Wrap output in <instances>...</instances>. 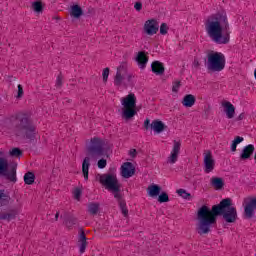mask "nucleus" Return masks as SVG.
<instances>
[{"label": "nucleus", "instance_id": "nucleus-1", "mask_svg": "<svg viewBox=\"0 0 256 256\" xmlns=\"http://www.w3.org/2000/svg\"><path fill=\"white\" fill-rule=\"evenodd\" d=\"M231 205V198H225L218 205L212 206V209L206 205L200 207L197 212L198 223L196 225L198 235L211 233L213 225H217L219 215H222L226 223H235L237 221V208Z\"/></svg>", "mask_w": 256, "mask_h": 256}, {"label": "nucleus", "instance_id": "nucleus-2", "mask_svg": "<svg viewBox=\"0 0 256 256\" xmlns=\"http://www.w3.org/2000/svg\"><path fill=\"white\" fill-rule=\"evenodd\" d=\"M205 29L208 37L218 45H227L231 40V27L225 12L210 15L205 21Z\"/></svg>", "mask_w": 256, "mask_h": 256}, {"label": "nucleus", "instance_id": "nucleus-3", "mask_svg": "<svg viewBox=\"0 0 256 256\" xmlns=\"http://www.w3.org/2000/svg\"><path fill=\"white\" fill-rule=\"evenodd\" d=\"M8 129H10L16 137H22V139H29L33 141L37 130L31 118L25 113H18L12 116L9 120Z\"/></svg>", "mask_w": 256, "mask_h": 256}, {"label": "nucleus", "instance_id": "nucleus-4", "mask_svg": "<svg viewBox=\"0 0 256 256\" xmlns=\"http://www.w3.org/2000/svg\"><path fill=\"white\" fill-rule=\"evenodd\" d=\"M103 140L94 137L90 140V146L87 148V156L84 158L82 163V173L85 181L89 180V167H91V159H99L105 155L103 149Z\"/></svg>", "mask_w": 256, "mask_h": 256}, {"label": "nucleus", "instance_id": "nucleus-5", "mask_svg": "<svg viewBox=\"0 0 256 256\" xmlns=\"http://www.w3.org/2000/svg\"><path fill=\"white\" fill-rule=\"evenodd\" d=\"M225 55L221 52L210 51L207 54L206 69L210 73H219L225 69Z\"/></svg>", "mask_w": 256, "mask_h": 256}, {"label": "nucleus", "instance_id": "nucleus-6", "mask_svg": "<svg viewBox=\"0 0 256 256\" xmlns=\"http://www.w3.org/2000/svg\"><path fill=\"white\" fill-rule=\"evenodd\" d=\"M97 179L101 185H103L108 191H111L115 195H121V184L117 179V174L115 173H106L98 174Z\"/></svg>", "mask_w": 256, "mask_h": 256}, {"label": "nucleus", "instance_id": "nucleus-7", "mask_svg": "<svg viewBox=\"0 0 256 256\" xmlns=\"http://www.w3.org/2000/svg\"><path fill=\"white\" fill-rule=\"evenodd\" d=\"M121 105H122V119L129 121V119H133L134 116L137 115V97L130 93L127 96L121 98Z\"/></svg>", "mask_w": 256, "mask_h": 256}, {"label": "nucleus", "instance_id": "nucleus-8", "mask_svg": "<svg viewBox=\"0 0 256 256\" xmlns=\"http://www.w3.org/2000/svg\"><path fill=\"white\" fill-rule=\"evenodd\" d=\"M244 217L253 219L256 210V197H248L244 199Z\"/></svg>", "mask_w": 256, "mask_h": 256}, {"label": "nucleus", "instance_id": "nucleus-9", "mask_svg": "<svg viewBox=\"0 0 256 256\" xmlns=\"http://www.w3.org/2000/svg\"><path fill=\"white\" fill-rule=\"evenodd\" d=\"M179 153H181V141L174 140L172 151L167 158V163L175 165V162L179 159Z\"/></svg>", "mask_w": 256, "mask_h": 256}, {"label": "nucleus", "instance_id": "nucleus-10", "mask_svg": "<svg viewBox=\"0 0 256 256\" xmlns=\"http://www.w3.org/2000/svg\"><path fill=\"white\" fill-rule=\"evenodd\" d=\"M215 169V159L210 150L204 151V172L211 173Z\"/></svg>", "mask_w": 256, "mask_h": 256}, {"label": "nucleus", "instance_id": "nucleus-11", "mask_svg": "<svg viewBox=\"0 0 256 256\" xmlns=\"http://www.w3.org/2000/svg\"><path fill=\"white\" fill-rule=\"evenodd\" d=\"M159 31V22H157V20L155 19H151V20H147L144 23V33H146V35H157V32Z\"/></svg>", "mask_w": 256, "mask_h": 256}, {"label": "nucleus", "instance_id": "nucleus-12", "mask_svg": "<svg viewBox=\"0 0 256 256\" xmlns=\"http://www.w3.org/2000/svg\"><path fill=\"white\" fill-rule=\"evenodd\" d=\"M133 175H135V166H133L131 162H125L121 166V176L124 177V179H129L133 177Z\"/></svg>", "mask_w": 256, "mask_h": 256}, {"label": "nucleus", "instance_id": "nucleus-13", "mask_svg": "<svg viewBox=\"0 0 256 256\" xmlns=\"http://www.w3.org/2000/svg\"><path fill=\"white\" fill-rule=\"evenodd\" d=\"M136 62L140 69H145V67H147V63L149 62V56H147L145 51H140L136 56Z\"/></svg>", "mask_w": 256, "mask_h": 256}, {"label": "nucleus", "instance_id": "nucleus-14", "mask_svg": "<svg viewBox=\"0 0 256 256\" xmlns=\"http://www.w3.org/2000/svg\"><path fill=\"white\" fill-rule=\"evenodd\" d=\"M222 107L224 108V112L226 113L227 119H233V117H235V106L231 104V102L223 101Z\"/></svg>", "mask_w": 256, "mask_h": 256}, {"label": "nucleus", "instance_id": "nucleus-15", "mask_svg": "<svg viewBox=\"0 0 256 256\" xmlns=\"http://www.w3.org/2000/svg\"><path fill=\"white\" fill-rule=\"evenodd\" d=\"M253 153H255V146L253 144L247 145L243 148V150L240 154V159L242 161L250 159L251 155H253Z\"/></svg>", "mask_w": 256, "mask_h": 256}, {"label": "nucleus", "instance_id": "nucleus-16", "mask_svg": "<svg viewBox=\"0 0 256 256\" xmlns=\"http://www.w3.org/2000/svg\"><path fill=\"white\" fill-rule=\"evenodd\" d=\"M115 199H117L119 207L121 209L122 215L124 217H129V210L127 209V203L123 199V196L121 194H115Z\"/></svg>", "mask_w": 256, "mask_h": 256}, {"label": "nucleus", "instance_id": "nucleus-17", "mask_svg": "<svg viewBox=\"0 0 256 256\" xmlns=\"http://www.w3.org/2000/svg\"><path fill=\"white\" fill-rule=\"evenodd\" d=\"M11 203V196L5 189L0 188V207H5Z\"/></svg>", "mask_w": 256, "mask_h": 256}, {"label": "nucleus", "instance_id": "nucleus-18", "mask_svg": "<svg viewBox=\"0 0 256 256\" xmlns=\"http://www.w3.org/2000/svg\"><path fill=\"white\" fill-rule=\"evenodd\" d=\"M78 247L81 254L85 253V249H87V236L84 231L80 232L78 238Z\"/></svg>", "mask_w": 256, "mask_h": 256}, {"label": "nucleus", "instance_id": "nucleus-19", "mask_svg": "<svg viewBox=\"0 0 256 256\" xmlns=\"http://www.w3.org/2000/svg\"><path fill=\"white\" fill-rule=\"evenodd\" d=\"M9 169V160L5 158V152L0 151V175Z\"/></svg>", "mask_w": 256, "mask_h": 256}, {"label": "nucleus", "instance_id": "nucleus-20", "mask_svg": "<svg viewBox=\"0 0 256 256\" xmlns=\"http://www.w3.org/2000/svg\"><path fill=\"white\" fill-rule=\"evenodd\" d=\"M150 129L155 133H163L165 131V124L161 120H154L150 125Z\"/></svg>", "mask_w": 256, "mask_h": 256}, {"label": "nucleus", "instance_id": "nucleus-21", "mask_svg": "<svg viewBox=\"0 0 256 256\" xmlns=\"http://www.w3.org/2000/svg\"><path fill=\"white\" fill-rule=\"evenodd\" d=\"M153 73L155 75H163L165 73V67L163 66V63L159 61H154L151 65Z\"/></svg>", "mask_w": 256, "mask_h": 256}, {"label": "nucleus", "instance_id": "nucleus-22", "mask_svg": "<svg viewBox=\"0 0 256 256\" xmlns=\"http://www.w3.org/2000/svg\"><path fill=\"white\" fill-rule=\"evenodd\" d=\"M211 185L216 189V191H221V189L225 187V182L223 181V178L213 177L211 178Z\"/></svg>", "mask_w": 256, "mask_h": 256}, {"label": "nucleus", "instance_id": "nucleus-23", "mask_svg": "<svg viewBox=\"0 0 256 256\" xmlns=\"http://www.w3.org/2000/svg\"><path fill=\"white\" fill-rule=\"evenodd\" d=\"M1 175H4L8 181H12L15 183L17 181V169L15 167L11 168V170L6 171L2 173Z\"/></svg>", "mask_w": 256, "mask_h": 256}, {"label": "nucleus", "instance_id": "nucleus-24", "mask_svg": "<svg viewBox=\"0 0 256 256\" xmlns=\"http://www.w3.org/2000/svg\"><path fill=\"white\" fill-rule=\"evenodd\" d=\"M127 67V62H122L120 66L117 68V73H120L121 75H126L128 81H131L133 75L127 72Z\"/></svg>", "mask_w": 256, "mask_h": 256}, {"label": "nucleus", "instance_id": "nucleus-25", "mask_svg": "<svg viewBox=\"0 0 256 256\" xmlns=\"http://www.w3.org/2000/svg\"><path fill=\"white\" fill-rule=\"evenodd\" d=\"M195 101V96H193L192 94H187L182 100V105L184 107H193V105H195Z\"/></svg>", "mask_w": 256, "mask_h": 256}, {"label": "nucleus", "instance_id": "nucleus-26", "mask_svg": "<svg viewBox=\"0 0 256 256\" xmlns=\"http://www.w3.org/2000/svg\"><path fill=\"white\" fill-rule=\"evenodd\" d=\"M149 197H157L161 193V187L156 184H152L147 189Z\"/></svg>", "mask_w": 256, "mask_h": 256}, {"label": "nucleus", "instance_id": "nucleus-27", "mask_svg": "<svg viewBox=\"0 0 256 256\" xmlns=\"http://www.w3.org/2000/svg\"><path fill=\"white\" fill-rule=\"evenodd\" d=\"M17 217V212L15 210H11L10 212H4L0 214L1 221H13Z\"/></svg>", "mask_w": 256, "mask_h": 256}, {"label": "nucleus", "instance_id": "nucleus-28", "mask_svg": "<svg viewBox=\"0 0 256 256\" xmlns=\"http://www.w3.org/2000/svg\"><path fill=\"white\" fill-rule=\"evenodd\" d=\"M70 15L72 17H75V19H79L81 15H83V9L79 7V5H73L71 7Z\"/></svg>", "mask_w": 256, "mask_h": 256}, {"label": "nucleus", "instance_id": "nucleus-29", "mask_svg": "<svg viewBox=\"0 0 256 256\" xmlns=\"http://www.w3.org/2000/svg\"><path fill=\"white\" fill-rule=\"evenodd\" d=\"M24 182L26 185H33L35 183V174L33 172H27L24 175Z\"/></svg>", "mask_w": 256, "mask_h": 256}, {"label": "nucleus", "instance_id": "nucleus-30", "mask_svg": "<svg viewBox=\"0 0 256 256\" xmlns=\"http://www.w3.org/2000/svg\"><path fill=\"white\" fill-rule=\"evenodd\" d=\"M88 212L90 215H97L99 213V203H90L88 204Z\"/></svg>", "mask_w": 256, "mask_h": 256}, {"label": "nucleus", "instance_id": "nucleus-31", "mask_svg": "<svg viewBox=\"0 0 256 256\" xmlns=\"http://www.w3.org/2000/svg\"><path fill=\"white\" fill-rule=\"evenodd\" d=\"M123 79H127V75L116 72L114 85H117L118 87L121 86L123 84Z\"/></svg>", "mask_w": 256, "mask_h": 256}, {"label": "nucleus", "instance_id": "nucleus-32", "mask_svg": "<svg viewBox=\"0 0 256 256\" xmlns=\"http://www.w3.org/2000/svg\"><path fill=\"white\" fill-rule=\"evenodd\" d=\"M32 7L36 13H41L43 11V3L39 1L33 2Z\"/></svg>", "mask_w": 256, "mask_h": 256}, {"label": "nucleus", "instance_id": "nucleus-33", "mask_svg": "<svg viewBox=\"0 0 256 256\" xmlns=\"http://www.w3.org/2000/svg\"><path fill=\"white\" fill-rule=\"evenodd\" d=\"M177 193L182 199H191V193H188L185 189H178Z\"/></svg>", "mask_w": 256, "mask_h": 256}, {"label": "nucleus", "instance_id": "nucleus-34", "mask_svg": "<svg viewBox=\"0 0 256 256\" xmlns=\"http://www.w3.org/2000/svg\"><path fill=\"white\" fill-rule=\"evenodd\" d=\"M65 225L68 229H71L73 225H77V218L70 217L65 221Z\"/></svg>", "mask_w": 256, "mask_h": 256}, {"label": "nucleus", "instance_id": "nucleus-35", "mask_svg": "<svg viewBox=\"0 0 256 256\" xmlns=\"http://www.w3.org/2000/svg\"><path fill=\"white\" fill-rule=\"evenodd\" d=\"M169 195L166 192H162L158 197L159 203H168Z\"/></svg>", "mask_w": 256, "mask_h": 256}, {"label": "nucleus", "instance_id": "nucleus-36", "mask_svg": "<svg viewBox=\"0 0 256 256\" xmlns=\"http://www.w3.org/2000/svg\"><path fill=\"white\" fill-rule=\"evenodd\" d=\"M9 153L11 157H21L23 155V152L19 148H13Z\"/></svg>", "mask_w": 256, "mask_h": 256}, {"label": "nucleus", "instance_id": "nucleus-37", "mask_svg": "<svg viewBox=\"0 0 256 256\" xmlns=\"http://www.w3.org/2000/svg\"><path fill=\"white\" fill-rule=\"evenodd\" d=\"M168 31H169V26H167V24L165 23H162L160 26V34L167 35Z\"/></svg>", "mask_w": 256, "mask_h": 256}, {"label": "nucleus", "instance_id": "nucleus-38", "mask_svg": "<svg viewBox=\"0 0 256 256\" xmlns=\"http://www.w3.org/2000/svg\"><path fill=\"white\" fill-rule=\"evenodd\" d=\"M180 87H181V81H176V82H174V83H173V86H172V91H173V93H178Z\"/></svg>", "mask_w": 256, "mask_h": 256}, {"label": "nucleus", "instance_id": "nucleus-39", "mask_svg": "<svg viewBox=\"0 0 256 256\" xmlns=\"http://www.w3.org/2000/svg\"><path fill=\"white\" fill-rule=\"evenodd\" d=\"M104 83H107V79H109V68H105L102 73Z\"/></svg>", "mask_w": 256, "mask_h": 256}, {"label": "nucleus", "instance_id": "nucleus-40", "mask_svg": "<svg viewBox=\"0 0 256 256\" xmlns=\"http://www.w3.org/2000/svg\"><path fill=\"white\" fill-rule=\"evenodd\" d=\"M107 167V160L106 159H100L98 161V168L99 169H105Z\"/></svg>", "mask_w": 256, "mask_h": 256}, {"label": "nucleus", "instance_id": "nucleus-41", "mask_svg": "<svg viewBox=\"0 0 256 256\" xmlns=\"http://www.w3.org/2000/svg\"><path fill=\"white\" fill-rule=\"evenodd\" d=\"M62 85H63V76L59 74L56 79V87H61Z\"/></svg>", "mask_w": 256, "mask_h": 256}, {"label": "nucleus", "instance_id": "nucleus-42", "mask_svg": "<svg viewBox=\"0 0 256 256\" xmlns=\"http://www.w3.org/2000/svg\"><path fill=\"white\" fill-rule=\"evenodd\" d=\"M74 198L77 199V201H79V199H81V189L76 188L74 190Z\"/></svg>", "mask_w": 256, "mask_h": 256}, {"label": "nucleus", "instance_id": "nucleus-43", "mask_svg": "<svg viewBox=\"0 0 256 256\" xmlns=\"http://www.w3.org/2000/svg\"><path fill=\"white\" fill-rule=\"evenodd\" d=\"M144 128L146 129V131H149V129H151V120H149V118L144 121Z\"/></svg>", "mask_w": 256, "mask_h": 256}, {"label": "nucleus", "instance_id": "nucleus-44", "mask_svg": "<svg viewBox=\"0 0 256 256\" xmlns=\"http://www.w3.org/2000/svg\"><path fill=\"white\" fill-rule=\"evenodd\" d=\"M23 97V86L21 84L18 85V95L17 98L21 99Z\"/></svg>", "mask_w": 256, "mask_h": 256}, {"label": "nucleus", "instance_id": "nucleus-45", "mask_svg": "<svg viewBox=\"0 0 256 256\" xmlns=\"http://www.w3.org/2000/svg\"><path fill=\"white\" fill-rule=\"evenodd\" d=\"M244 138L241 136H237L232 142H234L236 145H239V143H243Z\"/></svg>", "mask_w": 256, "mask_h": 256}, {"label": "nucleus", "instance_id": "nucleus-46", "mask_svg": "<svg viewBox=\"0 0 256 256\" xmlns=\"http://www.w3.org/2000/svg\"><path fill=\"white\" fill-rule=\"evenodd\" d=\"M134 9H136V11H141L143 9V4L141 2H136Z\"/></svg>", "mask_w": 256, "mask_h": 256}, {"label": "nucleus", "instance_id": "nucleus-47", "mask_svg": "<svg viewBox=\"0 0 256 256\" xmlns=\"http://www.w3.org/2000/svg\"><path fill=\"white\" fill-rule=\"evenodd\" d=\"M131 157H137V150L136 149H131L129 152Z\"/></svg>", "mask_w": 256, "mask_h": 256}, {"label": "nucleus", "instance_id": "nucleus-48", "mask_svg": "<svg viewBox=\"0 0 256 256\" xmlns=\"http://www.w3.org/2000/svg\"><path fill=\"white\" fill-rule=\"evenodd\" d=\"M245 119V113H241L237 118L236 121H243Z\"/></svg>", "mask_w": 256, "mask_h": 256}, {"label": "nucleus", "instance_id": "nucleus-49", "mask_svg": "<svg viewBox=\"0 0 256 256\" xmlns=\"http://www.w3.org/2000/svg\"><path fill=\"white\" fill-rule=\"evenodd\" d=\"M231 151H232V152L237 151V144H236V143H234V142H232V145H231Z\"/></svg>", "mask_w": 256, "mask_h": 256}, {"label": "nucleus", "instance_id": "nucleus-50", "mask_svg": "<svg viewBox=\"0 0 256 256\" xmlns=\"http://www.w3.org/2000/svg\"><path fill=\"white\" fill-rule=\"evenodd\" d=\"M55 221H59V212L55 214Z\"/></svg>", "mask_w": 256, "mask_h": 256}, {"label": "nucleus", "instance_id": "nucleus-51", "mask_svg": "<svg viewBox=\"0 0 256 256\" xmlns=\"http://www.w3.org/2000/svg\"><path fill=\"white\" fill-rule=\"evenodd\" d=\"M195 67H199V61H194Z\"/></svg>", "mask_w": 256, "mask_h": 256}, {"label": "nucleus", "instance_id": "nucleus-52", "mask_svg": "<svg viewBox=\"0 0 256 256\" xmlns=\"http://www.w3.org/2000/svg\"><path fill=\"white\" fill-rule=\"evenodd\" d=\"M207 113H209V107H208Z\"/></svg>", "mask_w": 256, "mask_h": 256}]
</instances>
